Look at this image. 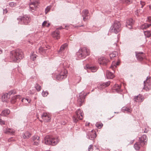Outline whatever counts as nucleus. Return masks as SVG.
<instances>
[{
    "instance_id": "nucleus-1",
    "label": "nucleus",
    "mask_w": 151,
    "mask_h": 151,
    "mask_svg": "<svg viewBox=\"0 0 151 151\" xmlns=\"http://www.w3.org/2000/svg\"><path fill=\"white\" fill-rule=\"evenodd\" d=\"M23 57V53L19 49L12 51L10 53V58L14 62H18Z\"/></svg>"
},
{
    "instance_id": "nucleus-2",
    "label": "nucleus",
    "mask_w": 151,
    "mask_h": 151,
    "mask_svg": "<svg viewBox=\"0 0 151 151\" xmlns=\"http://www.w3.org/2000/svg\"><path fill=\"white\" fill-rule=\"evenodd\" d=\"M43 142L46 145L54 146L58 143L59 139L57 138H55L52 136L47 135L44 138Z\"/></svg>"
},
{
    "instance_id": "nucleus-3",
    "label": "nucleus",
    "mask_w": 151,
    "mask_h": 151,
    "mask_svg": "<svg viewBox=\"0 0 151 151\" xmlns=\"http://www.w3.org/2000/svg\"><path fill=\"white\" fill-rule=\"evenodd\" d=\"M121 24L119 21H115L114 22L110 28L111 32L117 34L121 30Z\"/></svg>"
},
{
    "instance_id": "nucleus-4",
    "label": "nucleus",
    "mask_w": 151,
    "mask_h": 151,
    "mask_svg": "<svg viewBox=\"0 0 151 151\" xmlns=\"http://www.w3.org/2000/svg\"><path fill=\"white\" fill-rule=\"evenodd\" d=\"M90 52L88 50L86 47H83L79 49L78 51L77 52L76 55L78 58L81 59L83 58L87 55H89Z\"/></svg>"
},
{
    "instance_id": "nucleus-5",
    "label": "nucleus",
    "mask_w": 151,
    "mask_h": 151,
    "mask_svg": "<svg viewBox=\"0 0 151 151\" xmlns=\"http://www.w3.org/2000/svg\"><path fill=\"white\" fill-rule=\"evenodd\" d=\"M83 114L80 109H78L75 112V115L73 117L74 122L76 123L78 122V119L82 120L83 118Z\"/></svg>"
},
{
    "instance_id": "nucleus-6",
    "label": "nucleus",
    "mask_w": 151,
    "mask_h": 151,
    "mask_svg": "<svg viewBox=\"0 0 151 151\" xmlns=\"http://www.w3.org/2000/svg\"><path fill=\"white\" fill-rule=\"evenodd\" d=\"M18 23L19 24H27L30 22V19L28 17L24 16L23 17H19L17 18Z\"/></svg>"
},
{
    "instance_id": "nucleus-7",
    "label": "nucleus",
    "mask_w": 151,
    "mask_h": 151,
    "mask_svg": "<svg viewBox=\"0 0 151 151\" xmlns=\"http://www.w3.org/2000/svg\"><path fill=\"white\" fill-rule=\"evenodd\" d=\"M39 0H33L31 1V3L29 4L30 9L32 11L36 9V7L39 4Z\"/></svg>"
},
{
    "instance_id": "nucleus-8",
    "label": "nucleus",
    "mask_w": 151,
    "mask_h": 151,
    "mask_svg": "<svg viewBox=\"0 0 151 151\" xmlns=\"http://www.w3.org/2000/svg\"><path fill=\"white\" fill-rule=\"evenodd\" d=\"M67 70H64L59 74L57 75L56 79L61 80L63 78H65L67 76Z\"/></svg>"
},
{
    "instance_id": "nucleus-9",
    "label": "nucleus",
    "mask_w": 151,
    "mask_h": 151,
    "mask_svg": "<svg viewBox=\"0 0 151 151\" xmlns=\"http://www.w3.org/2000/svg\"><path fill=\"white\" fill-rule=\"evenodd\" d=\"M87 138L91 140H94L96 137V134L95 131L92 130L91 131L87 133Z\"/></svg>"
},
{
    "instance_id": "nucleus-10",
    "label": "nucleus",
    "mask_w": 151,
    "mask_h": 151,
    "mask_svg": "<svg viewBox=\"0 0 151 151\" xmlns=\"http://www.w3.org/2000/svg\"><path fill=\"white\" fill-rule=\"evenodd\" d=\"M86 96V94H84L83 92H82L80 93L79 96V98L78 100V104L80 106H81L84 102V99L85 98Z\"/></svg>"
},
{
    "instance_id": "nucleus-11",
    "label": "nucleus",
    "mask_w": 151,
    "mask_h": 151,
    "mask_svg": "<svg viewBox=\"0 0 151 151\" xmlns=\"http://www.w3.org/2000/svg\"><path fill=\"white\" fill-rule=\"evenodd\" d=\"M150 78V77H147L146 81H144V89L146 91H148L151 89V84L149 83V82L150 81L147 80L148 79Z\"/></svg>"
},
{
    "instance_id": "nucleus-12",
    "label": "nucleus",
    "mask_w": 151,
    "mask_h": 151,
    "mask_svg": "<svg viewBox=\"0 0 151 151\" xmlns=\"http://www.w3.org/2000/svg\"><path fill=\"white\" fill-rule=\"evenodd\" d=\"M109 62L108 60H106L105 58L103 57L98 59L99 63L101 65H106L108 62Z\"/></svg>"
},
{
    "instance_id": "nucleus-13",
    "label": "nucleus",
    "mask_w": 151,
    "mask_h": 151,
    "mask_svg": "<svg viewBox=\"0 0 151 151\" xmlns=\"http://www.w3.org/2000/svg\"><path fill=\"white\" fill-rule=\"evenodd\" d=\"M41 117L43 120L45 122H49L51 119L50 115L46 113H44L41 115Z\"/></svg>"
},
{
    "instance_id": "nucleus-14",
    "label": "nucleus",
    "mask_w": 151,
    "mask_h": 151,
    "mask_svg": "<svg viewBox=\"0 0 151 151\" xmlns=\"http://www.w3.org/2000/svg\"><path fill=\"white\" fill-rule=\"evenodd\" d=\"M134 23V21L132 19H129L126 21V26L129 29H131Z\"/></svg>"
},
{
    "instance_id": "nucleus-15",
    "label": "nucleus",
    "mask_w": 151,
    "mask_h": 151,
    "mask_svg": "<svg viewBox=\"0 0 151 151\" xmlns=\"http://www.w3.org/2000/svg\"><path fill=\"white\" fill-rule=\"evenodd\" d=\"M82 16L83 18V20L85 21L89 18V13L88 10L85 9L82 11Z\"/></svg>"
},
{
    "instance_id": "nucleus-16",
    "label": "nucleus",
    "mask_w": 151,
    "mask_h": 151,
    "mask_svg": "<svg viewBox=\"0 0 151 151\" xmlns=\"http://www.w3.org/2000/svg\"><path fill=\"white\" fill-rule=\"evenodd\" d=\"M137 60L139 61L143 60L144 57V53L142 52H135Z\"/></svg>"
},
{
    "instance_id": "nucleus-17",
    "label": "nucleus",
    "mask_w": 151,
    "mask_h": 151,
    "mask_svg": "<svg viewBox=\"0 0 151 151\" xmlns=\"http://www.w3.org/2000/svg\"><path fill=\"white\" fill-rule=\"evenodd\" d=\"M3 131L5 134L12 135L15 132V130L13 129L8 128H5Z\"/></svg>"
},
{
    "instance_id": "nucleus-18",
    "label": "nucleus",
    "mask_w": 151,
    "mask_h": 151,
    "mask_svg": "<svg viewBox=\"0 0 151 151\" xmlns=\"http://www.w3.org/2000/svg\"><path fill=\"white\" fill-rule=\"evenodd\" d=\"M144 99L143 97L140 95L138 96H134V101L136 102H142Z\"/></svg>"
},
{
    "instance_id": "nucleus-19",
    "label": "nucleus",
    "mask_w": 151,
    "mask_h": 151,
    "mask_svg": "<svg viewBox=\"0 0 151 151\" xmlns=\"http://www.w3.org/2000/svg\"><path fill=\"white\" fill-rule=\"evenodd\" d=\"M52 37L55 39H58L60 37V32L58 30H56L52 33Z\"/></svg>"
},
{
    "instance_id": "nucleus-20",
    "label": "nucleus",
    "mask_w": 151,
    "mask_h": 151,
    "mask_svg": "<svg viewBox=\"0 0 151 151\" xmlns=\"http://www.w3.org/2000/svg\"><path fill=\"white\" fill-rule=\"evenodd\" d=\"M113 90L117 92H120L122 91L121 86L117 84H115L114 86Z\"/></svg>"
},
{
    "instance_id": "nucleus-21",
    "label": "nucleus",
    "mask_w": 151,
    "mask_h": 151,
    "mask_svg": "<svg viewBox=\"0 0 151 151\" xmlns=\"http://www.w3.org/2000/svg\"><path fill=\"white\" fill-rule=\"evenodd\" d=\"M106 76L107 78L109 79H112L114 77V74L111 72L109 71H107L106 72Z\"/></svg>"
},
{
    "instance_id": "nucleus-22",
    "label": "nucleus",
    "mask_w": 151,
    "mask_h": 151,
    "mask_svg": "<svg viewBox=\"0 0 151 151\" xmlns=\"http://www.w3.org/2000/svg\"><path fill=\"white\" fill-rule=\"evenodd\" d=\"M110 81H108L106 83H103L100 84V86H99V88L103 89V88L108 86L110 85Z\"/></svg>"
},
{
    "instance_id": "nucleus-23",
    "label": "nucleus",
    "mask_w": 151,
    "mask_h": 151,
    "mask_svg": "<svg viewBox=\"0 0 151 151\" xmlns=\"http://www.w3.org/2000/svg\"><path fill=\"white\" fill-rule=\"evenodd\" d=\"M85 68L88 69L89 70H90L92 72H96L97 70V68L96 67H90L89 66L87 65L85 67Z\"/></svg>"
},
{
    "instance_id": "nucleus-24",
    "label": "nucleus",
    "mask_w": 151,
    "mask_h": 151,
    "mask_svg": "<svg viewBox=\"0 0 151 151\" xmlns=\"http://www.w3.org/2000/svg\"><path fill=\"white\" fill-rule=\"evenodd\" d=\"M139 139L141 143L146 142L147 141V137L145 135H143L141 137L139 138Z\"/></svg>"
},
{
    "instance_id": "nucleus-25",
    "label": "nucleus",
    "mask_w": 151,
    "mask_h": 151,
    "mask_svg": "<svg viewBox=\"0 0 151 151\" xmlns=\"http://www.w3.org/2000/svg\"><path fill=\"white\" fill-rule=\"evenodd\" d=\"M31 136V134L29 132H25L24 133H23L22 134L23 137L24 139L28 138Z\"/></svg>"
},
{
    "instance_id": "nucleus-26",
    "label": "nucleus",
    "mask_w": 151,
    "mask_h": 151,
    "mask_svg": "<svg viewBox=\"0 0 151 151\" xmlns=\"http://www.w3.org/2000/svg\"><path fill=\"white\" fill-rule=\"evenodd\" d=\"M10 111L9 109H6L3 111L1 113V115L6 116L9 114Z\"/></svg>"
},
{
    "instance_id": "nucleus-27",
    "label": "nucleus",
    "mask_w": 151,
    "mask_h": 151,
    "mask_svg": "<svg viewBox=\"0 0 151 151\" xmlns=\"http://www.w3.org/2000/svg\"><path fill=\"white\" fill-rule=\"evenodd\" d=\"M122 111L124 112H131L132 109L131 108L127 107H123L122 109Z\"/></svg>"
},
{
    "instance_id": "nucleus-28",
    "label": "nucleus",
    "mask_w": 151,
    "mask_h": 151,
    "mask_svg": "<svg viewBox=\"0 0 151 151\" xmlns=\"http://www.w3.org/2000/svg\"><path fill=\"white\" fill-rule=\"evenodd\" d=\"M20 96L19 95H16V96H14L12 98V101H11L12 103H15L16 101H15V100L17 99H20Z\"/></svg>"
},
{
    "instance_id": "nucleus-29",
    "label": "nucleus",
    "mask_w": 151,
    "mask_h": 151,
    "mask_svg": "<svg viewBox=\"0 0 151 151\" xmlns=\"http://www.w3.org/2000/svg\"><path fill=\"white\" fill-rule=\"evenodd\" d=\"M140 142H137L134 145V147L136 150H139L140 148Z\"/></svg>"
},
{
    "instance_id": "nucleus-30",
    "label": "nucleus",
    "mask_w": 151,
    "mask_h": 151,
    "mask_svg": "<svg viewBox=\"0 0 151 151\" xmlns=\"http://www.w3.org/2000/svg\"><path fill=\"white\" fill-rule=\"evenodd\" d=\"M67 46V43H65L62 45L61 46L59 50L58 51V53H60Z\"/></svg>"
},
{
    "instance_id": "nucleus-31",
    "label": "nucleus",
    "mask_w": 151,
    "mask_h": 151,
    "mask_svg": "<svg viewBox=\"0 0 151 151\" xmlns=\"http://www.w3.org/2000/svg\"><path fill=\"white\" fill-rule=\"evenodd\" d=\"M151 25V24L145 23L141 26V28L143 29H146Z\"/></svg>"
},
{
    "instance_id": "nucleus-32",
    "label": "nucleus",
    "mask_w": 151,
    "mask_h": 151,
    "mask_svg": "<svg viewBox=\"0 0 151 151\" xmlns=\"http://www.w3.org/2000/svg\"><path fill=\"white\" fill-rule=\"evenodd\" d=\"M119 62H117L116 63H115L114 61H113L112 63V65L110 67V68L113 69L116 67V65H119Z\"/></svg>"
},
{
    "instance_id": "nucleus-33",
    "label": "nucleus",
    "mask_w": 151,
    "mask_h": 151,
    "mask_svg": "<svg viewBox=\"0 0 151 151\" xmlns=\"http://www.w3.org/2000/svg\"><path fill=\"white\" fill-rule=\"evenodd\" d=\"M133 0H120L123 3L129 4L132 3Z\"/></svg>"
},
{
    "instance_id": "nucleus-34",
    "label": "nucleus",
    "mask_w": 151,
    "mask_h": 151,
    "mask_svg": "<svg viewBox=\"0 0 151 151\" xmlns=\"http://www.w3.org/2000/svg\"><path fill=\"white\" fill-rule=\"evenodd\" d=\"M19 1H18L17 2H10L9 3V6L11 7H14L16 6L17 5H19Z\"/></svg>"
},
{
    "instance_id": "nucleus-35",
    "label": "nucleus",
    "mask_w": 151,
    "mask_h": 151,
    "mask_svg": "<svg viewBox=\"0 0 151 151\" xmlns=\"http://www.w3.org/2000/svg\"><path fill=\"white\" fill-rule=\"evenodd\" d=\"M39 50L40 53H44L46 52V50L42 47H40L39 49Z\"/></svg>"
},
{
    "instance_id": "nucleus-36",
    "label": "nucleus",
    "mask_w": 151,
    "mask_h": 151,
    "mask_svg": "<svg viewBox=\"0 0 151 151\" xmlns=\"http://www.w3.org/2000/svg\"><path fill=\"white\" fill-rule=\"evenodd\" d=\"M40 139H37L35 141H32V142H33V145L36 146H37L39 145L40 143Z\"/></svg>"
},
{
    "instance_id": "nucleus-37",
    "label": "nucleus",
    "mask_w": 151,
    "mask_h": 151,
    "mask_svg": "<svg viewBox=\"0 0 151 151\" xmlns=\"http://www.w3.org/2000/svg\"><path fill=\"white\" fill-rule=\"evenodd\" d=\"M9 95L7 94H4L2 96V98L5 99L4 101H7V99L10 97Z\"/></svg>"
},
{
    "instance_id": "nucleus-38",
    "label": "nucleus",
    "mask_w": 151,
    "mask_h": 151,
    "mask_svg": "<svg viewBox=\"0 0 151 151\" xmlns=\"http://www.w3.org/2000/svg\"><path fill=\"white\" fill-rule=\"evenodd\" d=\"M42 25L43 27L44 26L48 27L50 25V24L49 23H47V21H45L42 23Z\"/></svg>"
},
{
    "instance_id": "nucleus-39",
    "label": "nucleus",
    "mask_w": 151,
    "mask_h": 151,
    "mask_svg": "<svg viewBox=\"0 0 151 151\" xmlns=\"http://www.w3.org/2000/svg\"><path fill=\"white\" fill-rule=\"evenodd\" d=\"M16 91L15 90H12L10 91H9L8 93L7 94L9 95V96H10L11 95H14V94H16Z\"/></svg>"
},
{
    "instance_id": "nucleus-40",
    "label": "nucleus",
    "mask_w": 151,
    "mask_h": 151,
    "mask_svg": "<svg viewBox=\"0 0 151 151\" xmlns=\"http://www.w3.org/2000/svg\"><path fill=\"white\" fill-rule=\"evenodd\" d=\"M117 54L116 52H114L110 54L109 55V56L111 59L114 57H115L116 55Z\"/></svg>"
},
{
    "instance_id": "nucleus-41",
    "label": "nucleus",
    "mask_w": 151,
    "mask_h": 151,
    "mask_svg": "<svg viewBox=\"0 0 151 151\" xmlns=\"http://www.w3.org/2000/svg\"><path fill=\"white\" fill-rule=\"evenodd\" d=\"M37 55L35 54L32 53L30 55V58L33 60H34L36 58Z\"/></svg>"
},
{
    "instance_id": "nucleus-42",
    "label": "nucleus",
    "mask_w": 151,
    "mask_h": 151,
    "mask_svg": "<svg viewBox=\"0 0 151 151\" xmlns=\"http://www.w3.org/2000/svg\"><path fill=\"white\" fill-rule=\"evenodd\" d=\"M35 88L38 91H40L41 89V86L37 83H36L35 85Z\"/></svg>"
},
{
    "instance_id": "nucleus-43",
    "label": "nucleus",
    "mask_w": 151,
    "mask_h": 151,
    "mask_svg": "<svg viewBox=\"0 0 151 151\" xmlns=\"http://www.w3.org/2000/svg\"><path fill=\"white\" fill-rule=\"evenodd\" d=\"M144 32L145 35L147 37H149L150 36L151 34L149 31H145Z\"/></svg>"
},
{
    "instance_id": "nucleus-44",
    "label": "nucleus",
    "mask_w": 151,
    "mask_h": 151,
    "mask_svg": "<svg viewBox=\"0 0 151 151\" xmlns=\"http://www.w3.org/2000/svg\"><path fill=\"white\" fill-rule=\"evenodd\" d=\"M22 102H25L26 103L27 102L28 103H29L30 101V100H29L28 98H26V99L23 98L22 99Z\"/></svg>"
},
{
    "instance_id": "nucleus-45",
    "label": "nucleus",
    "mask_w": 151,
    "mask_h": 151,
    "mask_svg": "<svg viewBox=\"0 0 151 151\" xmlns=\"http://www.w3.org/2000/svg\"><path fill=\"white\" fill-rule=\"evenodd\" d=\"M96 126L98 128H101L103 126V124L101 123H97L96 124Z\"/></svg>"
},
{
    "instance_id": "nucleus-46",
    "label": "nucleus",
    "mask_w": 151,
    "mask_h": 151,
    "mask_svg": "<svg viewBox=\"0 0 151 151\" xmlns=\"http://www.w3.org/2000/svg\"><path fill=\"white\" fill-rule=\"evenodd\" d=\"M38 139H40V137L38 136L35 135L32 137V141L37 140Z\"/></svg>"
},
{
    "instance_id": "nucleus-47",
    "label": "nucleus",
    "mask_w": 151,
    "mask_h": 151,
    "mask_svg": "<svg viewBox=\"0 0 151 151\" xmlns=\"http://www.w3.org/2000/svg\"><path fill=\"white\" fill-rule=\"evenodd\" d=\"M51 7L50 6H47L45 9V13L47 14L50 10Z\"/></svg>"
},
{
    "instance_id": "nucleus-48",
    "label": "nucleus",
    "mask_w": 151,
    "mask_h": 151,
    "mask_svg": "<svg viewBox=\"0 0 151 151\" xmlns=\"http://www.w3.org/2000/svg\"><path fill=\"white\" fill-rule=\"evenodd\" d=\"M48 92H45L44 91H43L42 93V96L44 97H45L47 96V95L48 94Z\"/></svg>"
},
{
    "instance_id": "nucleus-49",
    "label": "nucleus",
    "mask_w": 151,
    "mask_h": 151,
    "mask_svg": "<svg viewBox=\"0 0 151 151\" xmlns=\"http://www.w3.org/2000/svg\"><path fill=\"white\" fill-rule=\"evenodd\" d=\"M93 145H91L88 147V151H92L93 150Z\"/></svg>"
},
{
    "instance_id": "nucleus-50",
    "label": "nucleus",
    "mask_w": 151,
    "mask_h": 151,
    "mask_svg": "<svg viewBox=\"0 0 151 151\" xmlns=\"http://www.w3.org/2000/svg\"><path fill=\"white\" fill-rule=\"evenodd\" d=\"M0 123L1 124L4 125L5 124V122L1 119H0Z\"/></svg>"
},
{
    "instance_id": "nucleus-51",
    "label": "nucleus",
    "mask_w": 151,
    "mask_h": 151,
    "mask_svg": "<svg viewBox=\"0 0 151 151\" xmlns=\"http://www.w3.org/2000/svg\"><path fill=\"white\" fill-rule=\"evenodd\" d=\"M147 18V20L150 23H151V16L148 17Z\"/></svg>"
},
{
    "instance_id": "nucleus-52",
    "label": "nucleus",
    "mask_w": 151,
    "mask_h": 151,
    "mask_svg": "<svg viewBox=\"0 0 151 151\" xmlns=\"http://www.w3.org/2000/svg\"><path fill=\"white\" fill-rule=\"evenodd\" d=\"M8 12V10L6 9H3V13L4 14Z\"/></svg>"
},
{
    "instance_id": "nucleus-53",
    "label": "nucleus",
    "mask_w": 151,
    "mask_h": 151,
    "mask_svg": "<svg viewBox=\"0 0 151 151\" xmlns=\"http://www.w3.org/2000/svg\"><path fill=\"white\" fill-rule=\"evenodd\" d=\"M141 8H143L144 5L145 4V3L144 2H142L141 1Z\"/></svg>"
},
{
    "instance_id": "nucleus-54",
    "label": "nucleus",
    "mask_w": 151,
    "mask_h": 151,
    "mask_svg": "<svg viewBox=\"0 0 151 151\" xmlns=\"http://www.w3.org/2000/svg\"><path fill=\"white\" fill-rule=\"evenodd\" d=\"M139 11V10H137L135 12V14L137 16H138V13Z\"/></svg>"
},
{
    "instance_id": "nucleus-55",
    "label": "nucleus",
    "mask_w": 151,
    "mask_h": 151,
    "mask_svg": "<svg viewBox=\"0 0 151 151\" xmlns=\"http://www.w3.org/2000/svg\"><path fill=\"white\" fill-rule=\"evenodd\" d=\"M63 28V27H60L57 29L56 30H58V29H61Z\"/></svg>"
},
{
    "instance_id": "nucleus-56",
    "label": "nucleus",
    "mask_w": 151,
    "mask_h": 151,
    "mask_svg": "<svg viewBox=\"0 0 151 151\" xmlns=\"http://www.w3.org/2000/svg\"><path fill=\"white\" fill-rule=\"evenodd\" d=\"M78 79L79 80V82L80 81L81 79V78L80 77H78Z\"/></svg>"
},
{
    "instance_id": "nucleus-57",
    "label": "nucleus",
    "mask_w": 151,
    "mask_h": 151,
    "mask_svg": "<svg viewBox=\"0 0 151 151\" xmlns=\"http://www.w3.org/2000/svg\"><path fill=\"white\" fill-rule=\"evenodd\" d=\"M2 53V50L0 49V54Z\"/></svg>"
},
{
    "instance_id": "nucleus-58",
    "label": "nucleus",
    "mask_w": 151,
    "mask_h": 151,
    "mask_svg": "<svg viewBox=\"0 0 151 151\" xmlns=\"http://www.w3.org/2000/svg\"><path fill=\"white\" fill-rule=\"evenodd\" d=\"M150 9L151 10V5H149Z\"/></svg>"
},
{
    "instance_id": "nucleus-59",
    "label": "nucleus",
    "mask_w": 151,
    "mask_h": 151,
    "mask_svg": "<svg viewBox=\"0 0 151 151\" xmlns=\"http://www.w3.org/2000/svg\"><path fill=\"white\" fill-rule=\"evenodd\" d=\"M46 151H50L48 150H47Z\"/></svg>"
},
{
    "instance_id": "nucleus-60",
    "label": "nucleus",
    "mask_w": 151,
    "mask_h": 151,
    "mask_svg": "<svg viewBox=\"0 0 151 151\" xmlns=\"http://www.w3.org/2000/svg\"><path fill=\"white\" fill-rule=\"evenodd\" d=\"M40 121H41V122H42V121H41V120H40Z\"/></svg>"
}]
</instances>
